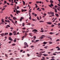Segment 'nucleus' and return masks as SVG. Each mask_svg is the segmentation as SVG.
Returning a JSON list of instances; mask_svg holds the SVG:
<instances>
[{
  "mask_svg": "<svg viewBox=\"0 0 60 60\" xmlns=\"http://www.w3.org/2000/svg\"><path fill=\"white\" fill-rule=\"evenodd\" d=\"M21 12V11H20L16 10V13L17 14H18V13H20Z\"/></svg>",
  "mask_w": 60,
  "mask_h": 60,
  "instance_id": "1",
  "label": "nucleus"
},
{
  "mask_svg": "<svg viewBox=\"0 0 60 60\" xmlns=\"http://www.w3.org/2000/svg\"><path fill=\"white\" fill-rule=\"evenodd\" d=\"M27 43H26V42H25L24 43V45H25V46H26H26H27V47H28V45H27Z\"/></svg>",
  "mask_w": 60,
  "mask_h": 60,
  "instance_id": "2",
  "label": "nucleus"
},
{
  "mask_svg": "<svg viewBox=\"0 0 60 60\" xmlns=\"http://www.w3.org/2000/svg\"><path fill=\"white\" fill-rule=\"evenodd\" d=\"M37 31H38L37 30L35 29L34 30L32 31V32H37Z\"/></svg>",
  "mask_w": 60,
  "mask_h": 60,
  "instance_id": "3",
  "label": "nucleus"
},
{
  "mask_svg": "<svg viewBox=\"0 0 60 60\" xmlns=\"http://www.w3.org/2000/svg\"><path fill=\"white\" fill-rule=\"evenodd\" d=\"M13 19H14L15 20H16V19H17V18L14 17H13Z\"/></svg>",
  "mask_w": 60,
  "mask_h": 60,
  "instance_id": "4",
  "label": "nucleus"
},
{
  "mask_svg": "<svg viewBox=\"0 0 60 60\" xmlns=\"http://www.w3.org/2000/svg\"><path fill=\"white\" fill-rule=\"evenodd\" d=\"M9 40H10V41H12V39H11V37H9Z\"/></svg>",
  "mask_w": 60,
  "mask_h": 60,
  "instance_id": "5",
  "label": "nucleus"
},
{
  "mask_svg": "<svg viewBox=\"0 0 60 60\" xmlns=\"http://www.w3.org/2000/svg\"><path fill=\"white\" fill-rule=\"evenodd\" d=\"M1 21L3 23H5V22L4 20V19H1Z\"/></svg>",
  "mask_w": 60,
  "mask_h": 60,
  "instance_id": "6",
  "label": "nucleus"
},
{
  "mask_svg": "<svg viewBox=\"0 0 60 60\" xmlns=\"http://www.w3.org/2000/svg\"><path fill=\"white\" fill-rule=\"evenodd\" d=\"M42 55H43L44 56H48V55L44 54H43Z\"/></svg>",
  "mask_w": 60,
  "mask_h": 60,
  "instance_id": "7",
  "label": "nucleus"
},
{
  "mask_svg": "<svg viewBox=\"0 0 60 60\" xmlns=\"http://www.w3.org/2000/svg\"><path fill=\"white\" fill-rule=\"evenodd\" d=\"M24 19V17H21V19H20V21H21L22 20V19Z\"/></svg>",
  "mask_w": 60,
  "mask_h": 60,
  "instance_id": "8",
  "label": "nucleus"
},
{
  "mask_svg": "<svg viewBox=\"0 0 60 60\" xmlns=\"http://www.w3.org/2000/svg\"><path fill=\"white\" fill-rule=\"evenodd\" d=\"M47 23L48 24H49V25H51V24H52V23L50 22H48Z\"/></svg>",
  "mask_w": 60,
  "mask_h": 60,
  "instance_id": "9",
  "label": "nucleus"
},
{
  "mask_svg": "<svg viewBox=\"0 0 60 60\" xmlns=\"http://www.w3.org/2000/svg\"><path fill=\"white\" fill-rule=\"evenodd\" d=\"M50 14H54V12H52V11L50 12Z\"/></svg>",
  "mask_w": 60,
  "mask_h": 60,
  "instance_id": "10",
  "label": "nucleus"
},
{
  "mask_svg": "<svg viewBox=\"0 0 60 60\" xmlns=\"http://www.w3.org/2000/svg\"><path fill=\"white\" fill-rule=\"evenodd\" d=\"M0 35H1L2 37H3V36H4V33H3L2 34H0Z\"/></svg>",
  "mask_w": 60,
  "mask_h": 60,
  "instance_id": "11",
  "label": "nucleus"
},
{
  "mask_svg": "<svg viewBox=\"0 0 60 60\" xmlns=\"http://www.w3.org/2000/svg\"><path fill=\"white\" fill-rule=\"evenodd\" d=\"M55 15H56V17H59V15H58V14H56Z\"/></svg>",
  "mask_w": 60,
  "mask_h": 60,
  "instance_id": "12",
  "label": "nucleus"
},
{
  "mask_svg": "<svg viewBox=\"0 0 60 60\" xmlns=\"http://www.w3.org/2000/svg\"><path fill=\"white\" fill-rule=\"evenodd\" d=\"M16 40H17V39H16V38H15L14 40V42H16Z\"/></svg>",
  "mask_w": 60,
  "mask_h": 60,
  "instance_id": "13",
  "label": "nucleus"
},
{
  "mask_svg": "<svg viewBox=\"0 0 60 60\" xmlns=\"http://www.w3.org/2000/svg\"><path fill=\"white\" fill-rule=\"evenodd\" d=\"M9 35L10 36H11V35H12V33H9Z\"/></svg>",
  "mask_w": 60,
  "mask_h": 60,
  "instance_id": "14",
  "label": "nucleus"
},
{
  "mask_svg": "<svg viewBox=\"0 0 60 60\" xmlns=\"http://www.w3.org/2000/svg\"><path fill=\"white\" fill-rule=\"evenodd\" d=\"M8 33H5L4 34V36H5V35H8Z\"/></svg>",
  "mask_w": 60,
  "mask_h": 60,
  "instance_id": "15",
  "label": "nucleus"
},
{
  "mask_svg": "<svg viewBox=\"0 0 60 60\" xmlns=\"http://www.w3.org/2000/svg\"><path fill=\"white\" fill-rule=\"evenodd\" d=\"M43 44H44V45H45V44H47V42H43Z\"/></svg>",
  "mask_w": 60,
  "mask_h": 60,
  "instance_id": "16",
  "label": "nucleus"
},
{
  "mask_svg": "<svg viewBox=\"0 0 60 60\" xmlns=\"http://www.w3.org/2000/svg\"><path fill=\"white\" fill-rule=\"evenodd\" d=\"M22 2L23 4V5L25 4V2L23 0H22Z\"/></svg>",
  "mask_w": 60,
  "mask_h": 60,
  "instance_id": "17",
  "label": "nucleus"
},
{
  "mask_svg": "<svg viewBox=\"0 0 60 60\" xmlns=\"http://www.w3.org/2000/svg\"><path fill=\"white\" fill-rule=\"evenodd\" d=\"M50 37H51V36H49V37L48 38L49 39H52V38H50Z\"/></svg>",
  "mask_w": 60,
  "mask_h": 60,
  "instance_id": "18",
  "label": "nucleus"
},
{
  "mask_svg": "<svg viewBox=\"0 0 60 60\" xmlns=\"http://www.w3.org/2000/svg\"><path fill=\"white\" fill-rule=\"evenodd\" d=\"M54 2V1H53L52 0H51V1L50 2V3H53V2Z\"/></svg>",
  "mask_w": 60,
  "mask_h": 60,
  "instance_id": "19",
  "label": "nucleus"
},
{
  "mask_svg": "<svg viewBox=\"0 0 60 60\" xmlns=\"http://www.w3.org/2000/svg\"><path fill=\"white\" fill-rule=\"evenodd\" d=\"M41 9H42V10H43V11H45L44 8H41Z\"/></svg>",
  "mask_w": 60,
  "mask_h": 60,
  "instance_id": "20",
  "label": "nucleus"
},
{
  "mask_svg": "<svg viewBox=\"0 0 60 60\" xmlns=\"http://www.w3.org/2000/svg\"><path fill=\"white\" fill-rule=\"evenodd\" d=\"M25 26V23H22V26Z\"/></svg>",
  "mask_w": 60,
  "mask_h": 60,
  "instance_id": "21",
  "label": "nucleus"
},
{
  "mask_svg": "<svg viewBox=\"0 0 60 60\" xmlns=\"http://www.w3.org/2000/svg\"><path fill=\"white\" fill-rule=\"evenodd\" d=\"M5 56H6V57H8V56H7V55L6 54H5Z\"/></svg>",
  "mask_w": 60,
  "mask_h": 60,
  "instance_id": "22",
  "label": "nucleus"
},
{
  "mask_svg": "<svg viewBox=\"0 0 60 60\" xmlns=\"http://www.w3.org/2000/svg\"><path fill=\"white\" fill-rule=\"evenodd\" d=\"M55 12H57V10H56V9H55Z\"/></svg>",
  "mask_w": 60,
  "mask_h": 60,
  "instance_id": "23",
  "label": "nucleus"
},
{
  "mask_svg": "<svg viewBox=\"0 0 60 60\" xmlns=\"http://www.w3.org/2000/svg\"><path fill=\"white\" fill-rule=\"evenodd\" d=\"M49 34H54V33L52 32H50L49 33Z\"/></svg>",
  "mask_w": 60,
  "mask_h": 60,
  "instance_id": "24",
  "label": "nucleus"
},
{
  "mask_svg": "<svg viewBox=\"0 0 60 60\" xmlns=\"http://www.w3.org/2000/svg\"><path fill=\"white\" fill-rule=\"evenodd\" d=\"M12 45L13 46H15V45H16V44H12Z\"/></svg>",
  "mask_w": 60,
  "mask_h": 60,
  "instance_id": "25",
  "label": "nucleus"
},
{
  "mask_svg": "<svg viewBox=\"0 0 60 60\" xmlns=\"http://www.w3.org/2000/svg\"><path fill=\"white\" fill-rule=\"evenodd\" d=\"M5 8H4L3 9H2L1 10L2 11H4V10H5Z\"/></svg>",
  "mask_w": 60,
  "mask_h": 60,
  "instance_id": "26",
  "label": "nucleus"
},
{
  "mask_svg": "<svg viewBox=\"0 0 60 60\" xmlns=\"http://www.w3.org/2000/svg\"><path fill=\"white\" fill-rule=\"evenodd\" d=\"M54 55V56H55V55H56V54H52L51 55V56H52V55Z\"/></svg>",
  "mask_w": 60,
  "mask_h": 60,
  "instance_id": "27",
  "label": "nucleus"
},
{
  "mask_svg": "<svg viewBox=\"0 0 60 60\" xmlns=\"http://www.w3.org/2000/svg\"><path fill=\"white\" fill-rule=\"evenodd\" d=\"M39 41V40H36V42H38Z\"/></svg>",
  "mask_w": 60,
  "mask_h": 60,
  "instance_id": "28",
  "label": "nucleus"
},
{
  "mask_svg": "<svg viewBox=\"0 0 60 60\" xmlns=\"http://www.w3.org/2000/svg\"><path fill=\"white\" fill-rule=\"evenodd\" d=\"M51 6H53V5L52 3H51Z\"/></svg>",
  "mask_w": 60,
  "mask_h": 60,
  "instance_id": "29",
  "label": "nucleus"
},
{
  "mask_svg": "<svg viewBox=\"0 0 60 60\" xmlns=\"http://www.w3.org/2000/svg\"><path fill=\"white\" fill-rule=\"evenodd\" d=\"M10 16L11 17V18H13V17L12 15H10Z\"/></svg>",
  "mask_w": 60,
  "mask_h": 60,
  "instance_id": "30",
  "label": "nucleus"
},
{
  "mask_svg": "<svg viewBox=\"0 0 60 60\" xmlns=\"http://www.w3.org/2000/svg\"><path fill=\"white\" fill-rule=\"evenodd\" d=\"M42 58H43V59L44 60H45V58L44 57H42Z\"/></svg>",
  "mask_w": 60,
  "mask_h": 60,
  "instance_id": "31",
  "label": "nucleus"
},
{
  "mask_svg": "<svg viewBox=\"0 0 60 60\" xmlns=\"http://www.w3.org/2000/svg\"><path fill=\"white\" fill-rule=\"evenodd\" d=\"M7 6V5H5L4 6H3V7H4V8H5V7H6Z\"/></svg>",
  "mask_w": 60,
  "mask_h": 60,
  "instance_id": "32",
  "label": "nucleus"
},
{
  "mask_svg": "<svg viewBox=\"0 0 60 60\" xmlns=\"http://www.w3.org/2000/svg\"><path fill=\"white\" fill-rule=\"evenodd\" d=\"M26 25H29V26H30V25H31V24H30V23H29L28 24H27Z\"/></svg>",
  "mask_w": 60,
  "mask_h": 60,
  "instance_id": "33",
  "label": "nucleus"
},
{
  "mask_svg": "<svg viewBox=\"0 0 60 60\" xmlns=\"http://www.w3.org/2000/svg\"><path fill=\"white\" fill-rule=\"evenodd\" d=\"M44 48L45 49H47L48 48V46H46Z\"/></svg>",
  "mask_w": 60,
  "mask_h": 60,
  "instance_id": "34",
  "label": "nucleus"
},
{
  "mask_svg": "<svg viewBox=\"0 0 60 60\" xmlns=\"http://www.w3.org/2000/svg\"><path fill=\"white\" fill-rule=\"evenodd\" d=\"M34 39H36V37L35 36H34Z\"/></svg>",
  "mask_w": 60,
  "mask_h": 60,
  "instance_id": "35",
  "label": "nucleus"
},
{
  "mask_svg": "<svg viewBox=\"0 0 60 60\" xmlns=\"http://www.w3.org/2000/svg\"><path fill=\"white\" fill-rule=\"evenodd\" d=\"M7 26H8V27H10V26L9 25H7Z\"/></svg>",
  "mask_w": 60,
  "mask_h": 60,
  "instance_id": "36",
  "label": "nucleus"
},
{
  "mask_svg": "<svg viewBox=\"0 0 60 60\" xmlns=\"http://www.w3.org/2000/svg\"><path fill=\"white\" fill-rule=\"evenodd\" d=\"M31 10H32V9H30L29 11V12H31Z\"/></svg>",
  "mask_w": 60,
  "mask_h": 60,
  "instance_id": "37",
  "label": "nucleus"
},
{
  "mask_svg": "<svg viewBox=\"0 0 60 60\" xmlns=\"http://www.w3.org/2000/svg\"><path fill=\"white\" fill-rule=\"evenodd\" d=\"M37 56H38V57H41V55H37Z\"/></svg>",
  "mask_w": 60,
  "mask_h": 60,
  "instance_id": "38",
  "label": "nucleus"
},
{
  "mask_svg": "<svg viewBox=\"0 0 60 60\" xmlns=\"http://www.w3.org/2000/svg\"><path fill=\"white\" fill-rule=\"evenodd\" d=\"M36 4H39V1H36Z\"/></svg>",
  "mask_w": 60,
  "mask_h": 60,
  "instance_id": "39",
  "label": "nucleus"
},
{
  "mask_svg": "<svg viewBox=\"0 0 60 60\" xmlns=\"http://www.w3.org/2000/svg\"><path fill=\"white\" fill-rule=\"evenodd\" d=\"M19 7L18 6H17V9H19Z\"/></svg>",
  "mask_w": 60,
  "mask_h": 60,
  "instance_id": "40",
  "label": "nucleus"
},
{
  "mask_svg": "<svg viewBox=\"0 0 60 60\" xmlns=\"http://www.w3.org/2000/svg\"><path fill=\"white\" fill-rule=\"evenodd\" d=\"M39 22H43V21H39Z\"/></svg>",
  "mask_w": 60,
  "mask_h": 60,
  "instance_id": "41",
  "label": "nucleus"
},
{
  "mask_svg": "<svg viewBox=\"0 0 60 60\" xmlns=\"http://www.w3.org/2000/svg\"><path fill=\"white\" fill-rule=\"evenodd\" d=\"M7 2H6V1H4V4H6V3H7Z\"/></svg>",
  "mask_w": 60,
  "mask_h": 60,
  "instance_id": "42",
  "label": "nucleus"
},
{
  "mask_svg": "<svg viewBox=\"0 0 60 60\" xmlns=\"http://www.w3.org/2000/svg\"><path fill=\"white\" fill-rule=\"evenodd\" d=\"M60 40L58 39L56 41H59Z\"/></svg>",
  "mask_w": 60,
  "mask_h": 60,
  "instance_id": "43",
  "label": "nucleus"
},
{
  "mask_svg": "<svg viewBox=\"0 0 60 60\" xmlns=\"http://www.w3.org/2000/svg\"><path fill=\"white\" fill-rule=\"evenodd\" d=\"M32 20H33V21H35V20L34 19H32Z\"/></svg>",
  "mask_w": 60,
  "mask_h": 60,
  "instance_id": "44",
  "label": "nucleus"
},
{
  "mask_svg": "<svg viewBox=\"0 0 60 60\" xmlns=\"http://www.w3.org/2000/svg\"><path fill=\"white\" fill-rule=\"evenodd\" d=\"M22 32L23 33H25V30H24V31H22Z\"/></svg>",
  "mask_w": 60,
  "mask_h": 60,
  "instance_id": "45",
  "label": "nucleus"
},
{
  "mask_svg": "<svg viewBox=\"0 0 60 60\" xmlns=\"http://www.w3.org/2000/svg\"><path fill=\"white\" fill-rule=\"evenodd\" d=\"M45 36L44 35H42L41 36V37H45Z\"/></svg>",
  "mask_w": 60,
  "mask_h": 60,
  "instance_id": "46",
  "label": "nucleus"
},
{
  "mask_svg": "<svg viewBox=\"0 0 60 60\" xmlns=\"http://www.w3.org/2000/svg\"><path fill=\"white\" fill-rule=\"evenodd\" d=\"M22 29H23V30H25V29H26V28H22Z\"/></svg>",
  "mask_w": 60,
  "mask_h": 60,
  "instance_id": "47",
  "label": "nucleus"
},
{
  "mask_svg": "<svg viewBox=\"0 0 60 60\" xmlns=\"http://www.w3.org/2000/svg\"><path fill=\"white\" fill-rule=\"evenodd\" d=\"M29 16L30 17H31V14H30V13H29Z\"/></svg>",
  "mask_w": 60,
  "mask_h": 60,
  "instance_id": "48",
  "label": "nucleus"
},
{
  "mask_svg": "<svg viewBox=\"0 0 60 60\" xmlns=\"http://www.w3.org/2000/svg\"><path fill=\"white\" fill-rule=\"evenodd\" d=\"M29 19L31 20V16L29 18Z\"/></svg>",
  "mask_w": 60,
  "mask_h": 60,
  "instance_id": "49",
  "label": "nucleus"
},
{
  "mask_svg": "<svg viewBox=\"0 0 60 60\" xmlns=\"http://www.w3.org/2000/svg\"><path fill=\"white\" fill-rule=\"evenodd\" d=\"M59 34V33H58L57 34H56V35H58V34Z\"/></svg>",
  "mask_w": 60,
  "mask_h": 60,
  "instance_id": "50",
  "label": "nucleus"
},
{
  "mask_svg": "<svg viewBox=\"0 0 60 60\" xmlns=\"http://www.w3.org/2000/svg\"><path fill=\"white\" fill-rule=\"evenodd\" d=\"M55 8H57V6L56 5H55Z\"/></svg>",
  "mask_w": 60,
  "mask_h": 60,
  "instance_id": "51",
  "label": "nucleus"
},
{
  "mask_svg": "<svg viewBox=\"0 0 60 60\" xmlns=\"http://www.w3.org/2000/svg\"><path fill=\"white\" fill-rule=\"evenodd\" d=\"M37 14H35L34 15V16H35V17H36V16H37Z\"/></svg>",
  "mask_w": 60,
  "mask_h": 60,
  "instance_id": "52",
  "label": "nucleus"
},
{
  "mask_svg": "<svg viewBox=\"0 0 60 60\" xmlns=\"http://www.w3.org/2000/svg\"><path fill=\"white\" fill-rule=\"evenodd\" d=\"M57 10H58V11H60V10L59 9V8H57Z\"/></svg>",
  "mask_w": 60,
  "mask_h": 60,
  "instance_id": "53",
  "label": "nucleus"
},
{
  "mask_svg": "<svg viewBox=\"0 0 60 60\" xmlns=\"http://www.w3.org/2000/svg\"><path fill=\"white\" fill-rule=\"evenodd\" d=\"M22 12H23V11H24V10L23 9H22Z\"/></svg>",
  "mask_w": 60,
  "mask_h": 60,
  "instance_id": "54",
  "label": "nucleus"
},
{
  "mask_svg": "<svg viewBox=\"0 0 60 60\" xmlns=\"http://www.w3.org/2000/svg\"><path fill=\"white\" fill-rule=\"evenodd\" d=\"M14 34V35H17V34H16V33H15L14 34Z\"/></svg>",
  "mask_w": 60,
  "mask_h": 60,
  "instance_id": "55",
  "label": "nucleus"
},
{
  "mask_svg": "<svg viewBox=\"0 0 60 60\" xmlns=\"http://www.w3.org/2000/svg\"><path fill=\"white\" fill-rule=\"evenodd\" d=\"M31 48H33L34 47V46L32 45L31 46Z\"/></svg>",
  "mask_w": 60,
  "mask_h": 60,
  "instance_id": "56",
  "label": "nucleus"
},
{
  "mask_svg": "<svg viewBox=\"0 0 60 60\" xmlns=\"http://www.w3.org/2000/svg\"><path fill=\"white\" fill-rule=\"evenodd\" d=\"M37 18L38 20H40V19H39V17H37Z\"/></svg>",
  "mask_w": 60,
  "mask_h": 60,
  "instance_id": "57",
  "label": "nucleus"
},
{
  "mask_svg": "<svg viewBox=\"0 0 60 60\" xmlns=\"http://www.w3.org/2000/svg\"><path fill=\"white\" fill-rule=\"evenodd\" d=\"M44 16H46V15H47V14H46V13H44Z\"/></svg>",
  "mask_w": 60,
  "mask_h": 60,
  "instance_id": "58",
  "label": "nucleus"
},
{
  "mask_svg": "<svg viewBox=\"0 0 60 60\" xmlns=\"http://www.w3.org/2000/svg\"><path fill=\"white\" fill-rule=\"evenodd\" d=\"M51 58H55V57L53 56Z\"/></svg>",
  "mask_w": 60,
  "mask_h": 60,
  "instance_id": "59",
  "label": "nucleus"
},
{
  "mask_svg": "<svg viewBox=\"0 0 60 60\" xmlns=\"http://www.w3.org/2000/svg\"><path fill=\"white\" fill-rule=\"evenodd\" d=\"M9 20H11V21H12V19H9Z\"/></svg>",
  "mask_w": 60,
  "mask_h": 60,
  "instance_id": "60",
  "label": "nucleus"
},
{
  "mask_svg": "<svg viewBox=\"0 0 60 60\" xmlns=\"http://www.w3.org/2000/svg\"><path fill=\"white\" fill-rule=\"evenodd\" d=\"M25 36H23L22 37V38H24V37H25Z\"/></svg>",
  "mask_w": 60,
  "mask_h": 60,
  "instance_id": "61",
  "label": "nucleus"
},
{
  "mask_svg": "<svg viewBox=\"0 0 60 60\" xmlns=\"http://www.w3.org/2000/svg\"><path fill=\"white\" fill-rule=\"evenodd\" d=\"M41 32H42V33H43L44 32V31H43V30H41L40 31Z\"/></svg>",
  "mask_w": 60,
  "mask_h": 60,
  "instance_id": "62",
  "label": "nucleus"
},
{
  "mask_svg": "<svg viewBox=\"0 0 60 60\" xmlns=\"http://www.w3.org/2000/svg\"><path fill=\"white\" fill-rule=\"evenodd\" d=\"M8 23H10V21H9V20H8V21L7 22Z\"/></svg>",
  "mask_w": 60,
  "mask_h": 60,
  "instance_id": "63",
  "label": "nucleus"
},
{
  "mask_svg": "<svg viewBox=\"0 0 60 60\" xmlns=\"http://www.w3.org/2000/svg\"><path fill=\"white\" fill-rule=\"evenodd\" d=\"M58 6H60V4H58Z\"/></svg>",
  "mask_w": 60,
  "mask_h": 60,
  "instance_id": "64",
  "label": "nucleus"
}]
</instances>
